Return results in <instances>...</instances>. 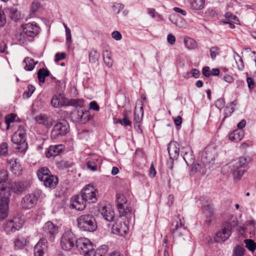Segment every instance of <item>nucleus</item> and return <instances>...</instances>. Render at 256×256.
I'll return each mask as SVG.
<instances>
[{
	"mask_svg": "<svg viewBox=\"0 0 256 256\" xmlns=\"http://www.w3.org/2000/svg\"><path fill=\"white\" fill-rule=\"evenodd\" d=\"M117 208L119 212L120 218L128 214H130L132 210L131 207L129 206L128 203L120 205L117 206Z\"/></svg>",
	"mask_w": 256,
	"mask_h": 256,
	"instance_id": "nucleus-28",
	"label": "nucleus"
},
{
	"mask_svg": "<svg viewBox=\"0 0 256 256\" xmlns=\"http://www.w3.org/2000/svg\"><path fill=\"white\" fill-rule=\"evenodd\" d=\"M112 36L116 40H121L122 36L121 34L118 31H114L112 34Z\"/></svg>",
	"mask_w": 256,
	"mask_h": 256,
	"instance_id": "nucleus-58",
	"label": "nucleus"
},
{
	"mask_svg": "<svg viewBox=\"0 0 256 256\" xmlns=\"http://www.w3.org/2000/svg\"><path fill=\"white\" fill-rule=\"evenodd\" d=\"M16 118V115L14 114H10L6 118V124L8 126L7 128H8L10 124L14 121Z\"/></svg>",
	"mask_w": 256,
	"mask_h": 256,
	"instance_id": "nucleus-54",
	"label": "nucleus"
},
{
	"mask_svg": "<svg viewBox=\"0 0 256 256\" xmlns=\"http://www.w3.org/2000/svg\"><path fill=\"white\" fill-rule=\"evenodd\" d=\"M104 60L108 67L110 68L112 66L113 60L111 57L104 58Z\"/></svg>",
	"mask_w": 256,
	"mask_h": 256,
	"instance_id": "nucleus-59",
	"label": "nucleus"
},
{
	"mask_svg": "<svg viewBox=\"0 0 256 256\" xmlns=\"http://www.w3.org/2000/svg\"><path fill=\"white\" fill-rule=\"evenodd\" d=\"M70 130V126L68 122L66 120L56 122L51 132L50 138L55 140L61 136H66Z\"/></svg>",
	"mask_w": 256,
	"mask_h": 256,
	"instance_id": "nucleus-4",
	"label": "nucleus"
},
{
	"mask_svg": "<svg viewBox=\"0 0 256 256\" xmlns=\"http://www.w3.org/2000/svg\"><path fill=\"white\" fill-rule=\"evenodd\" d=\"M184 44L186 48L189 50L194 49L197 47L196 42L190 38H184Z\"/></svg>",
	"mask_w": 256,
	"mask_h": 256,
	"instance_id": "nucleus-35",
	"label": "nucleus"
},
{
	"mask_svg": "<svg viewBox=\"0 0 256 256\" xmlns=\"http://www.w3.org/2000/svg\"><path fill=\"white\" fill-rule=\"evenodd\" d=\"M181 154L188 165L193 164L194 158L191 148L187 145L182 148Z\"/></svg>",
	"mask_w": 256,
	"mask_h": 256,
	"instance_id": "nucleus-18",
	"label": "nucleus"
},
{
	"mask_svg": "<svg viewBox=\"0 0 256 256\" xmlns=\"http://www.w3.org/2000/svg\"><path fill=\"white\" fill-rule=\"evenodd\" d=\"M108 251V247L106 245H104L96 250L92 248V250L90 251V254L86 255V256H104Z\"/></svg>",
	"mask_w": 256,
	"mask_h": 256,
	"instance_id": "nucleus-22",
	"label": "nucleus"
},
{
	"mask_svg": "<svg viewBox=\"0 0 256 256\" xmlns=\"http://www.w3.org/2000/svg\"><path fill=\"white\" fill-rule=\"evenodd\" d=\"M66 58V54L64 52H62L61 54L60 53H56L55 55V62H58L60 60H62Z\"/></svg>",
	"mask_w": 256,
	"mask_h": 256,
	"instance_id": "nucleus-57",
	"label": "nucleus"
},
{
	"mask_svg": "<svg viewBox=\"0 0 256 256\" xmlns=\"http://www.w3.org/2000/svg\"><path fill=\"white\" fill-rule=\"evenodd\" d=\"M66 42L68 44H70L72 40L71 32H70V28H66Z\"/></svg>",
	"mask_w": 256,
	"mask_h": 256,
	"instance_id": "nucleus-55",
	"label": "nucleus"
},
{
	"mask_svg": "<svg viewBox=\"0 0 256 256\" xmlns=\"http://www.w3.org/2000/svg\"><path fill=\"white\" fill-rule=\"evenodd\" d=\"M44 229L46 234L52 235L56 234L58 231V227L52 222H46L44 226Z\"/></svg>",
	"mask_w": 256,
	"mask_h": 256,
	"instance_id": "nucleus-26",
	"label": "nucleus"
},
{
	"mask_svg": "<svg viewBox=\"0 0 256 256\" xmlns=\"http://www.w3.org/2000/svg\"><path fill=\"white\" fill-rule=\"evenodd\" d=\"M76 241L74 234L70 231H67L61 238V247L65 250H70L75 246Z\"/></svg>",
	"mask_w": 256,
	"mask_h": 256,
	"instance_id": "nucleus-5",
	"label": "nucleus"
},
{
	"mask_svg": "<svg viewBox=\"0 0 256 256\" xmlns=\"http://www.w3.org/2000/svg\"><path fill=\"white\" fill-rule=\"evenodd\" d=\"M58 183V178L56 176L50 174V176L45 179L44 184L49 188H54Z\"/></svg>",
	"mask_w": 256,
	"mask_h": 256,
	"instance_id": "nucleus-29",
	"label": "nucleus"
},
{
	"mask_svg": "<svg viewBox=\"0 0 256 256\" xmlns=\"http://www.w3.org/2000/svg\"><path fill=\"white\" fill-rule=\"evenodd\" d=\"M9 200L6 197L1 198L0 202V220L5 219L8 216Z\"/></svg>",
	"mask_w": 256,
	"mask_h": 256,
	"instance_id": "nucleus-19",
	"label": "nucleus"
},
{
	"mask_svg": "<svg viewBox=\"0 0 256 256\" xmlns=\"http://www.w3.org/2000/svg\"><path fill=\"white\" fill-rule=\"evenodd\" d=\"M186 231V230L184 226H182L180 220V222H176L175 228L172 230V232L179 236H182Z\"/></svg>",
	"mask_w": 256,
	"mask_h": 256,
	"instance_id": "nucleus-27",
	"label": "nucleus"
},
{
	"mask_svg": "<svg viewBox=\"0 0 256 256\" xmlns=\"http://www.w3.org/2000/svg\"><path fill=\"white\" fill-rule=\"evenodd\" d=\"M52 106L55 108H60L65 105L66 98L61 94L54 95L50 102Z\"/></svg>",
	"mask_w": 256,
	"mask_h": 256,
	"instance_id": "nucleus-20",
	"label": "nucleus"
},
{
	"mask_svg": "<svg viewBox=\"0 0 256 256\" xmlns=\"http://www.w3.org/2000/svg\"><path fill=\"white\" fill-rule=\"evenodd\" d=\"M26 132L23 127L20 126L12 137L13 143L18 146L17 149L22 152H24L28 148V144L26 141Z\"/></svg>",
	"mask_w": 256,
	"mask_h": 256,
	"instance_id": "nucleus-3",
	"label": "nucleus"
},
{
	"mask_svg": "<svg viewBox=\"0 0 256 256\" xmlns=\"http://www.w3.org/2000/svg\"><path fill=\"white\" fill-rule=\"evenodd\" d=\"M26 34L24 32V30L20 28L19 31L16 34V38L22 44L26 43Z\"/></svg>",
	"mask_w": 256,
	"mask_h": 256,
	"instance_id": "nucleus-39",
	"label": "nucleus"
},
{
	"mask_svg": "<svg viewBox=\"0 0 256 256\" xmlns=\"http://www.w3.org/2000/svg\"><path fill=\"white\" fill-rule=\"evenodd\" d=\"M128 230L127 224L122 218H119L113 224L112 231L114 234L123 236L128 232Z\"/></svg>",
	"mask_w": 256,
	"mask_h": 256,
	"instance_id": "nucleus-10",
	"label": "nucleus"
},
{
	"mask_svg": "<svg viewBox=\"0 0 256 256\" xmlns=\"http://www.w3.org/2000/svg\"><path fill=\"white\" fill-rule=\"evenodd\" d=\"M232 230V226L230 222H224L222 226L221 230L218 232L216 234V241L220 242L227 240L231 235Z\"/></svg>",
	"mask_w": 256,
	"mask_h": 256,
	"instance_id": "nucleus-9",
	"label": "nucleus"
},
{
	"mask_svg": "<svg viewBox=\"0 0 256 256\" xmlns=\"http://www.w3.org/2000/svg\"><path fill=\"white\" fill-rule=\"evenodd\" d=\"M203 210L207 214V216H210L214 212V208L212 205L208 204L202 206Z\"/></svg>",
	"mask_w": 256,
	"mask_h": 256,
	"instance_id": "nucleus-45",
	"label": "nucleus"
},
{
	"mask_svg": "<svg viewBox=\"0 0 256 256\" xmlns=\"http://www.w3.org/2000/svg\"><path fill=\"white\" fill-rule=\"evenodd\" d=\"M86 202L80 194L76 195L70 199V206L72 209L81 211L84 209Z\"/></svg>",
	"mask_w": 256,
	"mask_h": 256,
	"instance_id": "nucleus-12",
	"label": "nucleus"
},
{
	"mask_svg": "<svg viewBox=\"0 0 256 256\" xmlns=\"http://www.w3.org/2000/svg\"><path fill=\"white\" fill-rule=\"evenodd\" d=\"M86 166L88 169L92 171H95L97 169V164L94 160L87 162Z\"/></svg>",
	"mask_w": 256,
	"mask_h": 256,
	"instance_id": "nucleus-50",
	"label": "nucleus"
},
{
	"mask_svg": "<svg viewBox=\"0 0 256 256\" xmlns=\"http://www.w3.org/2000/svg\"><path fill=\"white\" fill-rule=\"evenodd\" d=\"M24 32L28 36L33 37L36 35L39 32L38 27L34 24L28 23L21 26Z\"/></svg>",
	"mask_w": 256,
	"mask_h": 256,
	"instance_id": "nucleus-14",
	"label": "nucleus"
},
{
	"mask_svg": "<svg viewBox=\"0 0 256 256\" xmlns=\"http://www.w3.org/2000/svg\"><path fill=\"white\" fill-rule=\"evenodd\" d=\"M6 166L15 174H19L22 170L20 162L14 158L7 160Z\"/></svg>",
	"mask_w": 256,
	"mask_h": 256,
	"instance_id": "nucleus-17",
	"label": "nucleus"
},
{
	"mask_svg": "<svg viewBox=\"0 0 256 256\" xmlns=\"http://www.w3.org/2000/svg\"><path fill=\"white\" fill-rule=\"evenodd\" d=\"M38 198L34 194H30L23 198L21 205L24 209H30L33 208L36 204Z\"/></svg>",
	"mask_w": 256,
	"mask_h": 256,
	"instance_id": "nucleus-11",
	"label": "nucleus"
},
{
	"mask_svg": "<svg viewBox=\"0 0 256 256\" xmlns=\"http://www.w3.org/2000/svg\"><path fill=\"white\" fill-rule=\"evenodd\" d=\"M27 88L28 90L24 93V96L26 98H29L35 90L34 86L31 84H28Z\"/></svg>",
	"mask_w": 256,
	"mask_h": 256,
	"instance_id": "nucleus-44",
	"label": "nucleus"
},
{
	"mask_svg": "<svg viewBox=\"0 0 256 256\" xmlns=\"http://www.w3.org/2000/svg\"><path fill=\"white\" fill-rule=\"evenodd\" d=\"M218 48L216 46L212 47L210 50V56L212 59L214 58L218 54Z\"/></svg>",
	"mask_w": 256,
	"mask_h": 256,
	"instance_id": "nucleus-53",
	"label": "nucleus"
},
{
	"mask_svg": "<svg viewBox=\"0 0 256 256\" xmlns=\"http://www.w3.org/2000/svg\"><path fill=\"white\" fill-rule=\"evenodd\" d=\"M8 14L10 18L15 22L20 18V12L14 7H11L8 9Z\"/></svg>",
	"mask_w": 256,
	"mask_h": 256,
	"instance_id": "nucleus-30",
	"label": "nucleus"
},
{
	"mask_svg": "<svg viewBox=\"0 0 256 256\" xmlns=\"http://www.w3.org/2000/svg\"><path fill=\"white\" fill-rule=\"evenodd\" d=\"M143 116L142 107L140 108L138 112L135 110L134 113V121L136 124H139L142 120V116Z\"/></svg>",
	"mask_w": 256,
	"mask_h": 256,
	"instance_id": "nucleus-41",
	"label": "nucleus"
},
{
	"mask_svg": "<svg viewBox=\"0 0 256 256\" xmlns=\"http://www.w3.org/2000/svg\"><path fill=\"white\" fill-rule=\"evenodd\" d=\"M100 54L97 50L92 49L89 52V60L92 63H95L98 60Z\"/></svg>",
	"mask_w": 256,
	"mask_h": 256,
	"instance_id": "nucleus-36",
	"label": "nucleus"
},
{
	"mask_svg": "<svg viewBox=\"0 0 256 256\" xmlns=\"http://www.w3.org/2000/svg\"><path fill=\"white\" fill-rule=\"evenodd\" d=\"M48 249V242L45 238H42L34 248V256H44Z\"/></svg>",
	"mask_w": 256,
	"mask_h": 256,
	"instance_id": "nucleus-13",
	"label": "nucleus"
},
{
	"mask_svg": "<svg viewBox=\"0 0 256 256\" xmlns=\"http://www.w3.org/2000/svg\"><path fill=\"white\" fill-rule=\"evenodd\" d=\"M77 222L78 228L82 231L93 232L97 229L96 220L92 214H85L80 216Z\"/></svg>",
	"mask_w": 256,
	"mask_h": 256,
	"instance_id": "nucleus-1",
	"label": "nucleus"
},
{
	"mask_svg": "<svg viewBox=\"0 0 256 256\" xmlns=\"http://www.w3.org/2000/svg\"><path fill=\"white\" fill-rule=\"evenodd\" d=\"M24 62L26 64L24 69L26 70L29 71L32 70L34 68L35 65L38 64V61L35 62L33 59L28 57L26 58Z\"/></svg>",
	"mask_w": 256,
	"mask_h": 256,
	"instance_id": "nucleus-32",
	"label": "nucleus"
},
{
	"mask_svg": "<svg viewBox=\"0 0 256 256\" xmlns=\"http://www.w3.org/2000/svg\"><path fill=\"white\" fill-rule=\"evenodd\" d=\"M50 174L49 169L46 167H42L39 168L37 172L38 178L42 182H44Z\"/></svg>",
	"mask_w": 256,
	"mask_h": 256,
	"instance_id": "nucleus-24",
	"label": "nucleus"
},
{
	"mask_svg": "<svg viewBox=\"0 0 256 256\" xmlns=\"http://www.w3.org/2000/svg\"><path fill=\"white\" fill-rule=\"evenodd\" d=\"M190 6L194 10H202L204 6V0H191Z\"/></svg>",
	"mask_w": 256,
	"mask_h": 256,
	"instance_id": "nucleus-33",
	"label": "nucleus"
},
{
	"mask_svg": "<svg viewBox=\"0 0 256 256\" xmlns=\"http://www.w3.org/2000/svg\"><path fill=\"white\" fill-rule=\"evenodd\" d=\"M62 150V145L52 146L48 148L46 156L48 158L56 156L61 152Z\"/></svg>",
	"mask_w": 256,
	"mask_h": 256,
	"instance_id": "nucleus-25",
	"label": "nucleus"
},
{
	"mask_svg": "<svg viewBox=\"0 0 256 256\" xmlns=\"http://www.w3.org/2000/svg\"><path fill=\"white\" fill-rule=\"evenodd\" d=\"M224 100L222 98L218 99L216 102V106L220 109L222 108L224 106Z\"/></svg>",
	"mask_w": 256,
	"mask_h": 256,
	"instance_id": "nucleus-64",
	"label": "nucleus"
},
{
	"mask_svg": "<svg viewBox=\"0 0 256 256\" xmlns=\"http://www.w3.org/2000/svg\"><path fill=\"white\" fill-rule=\"evenodd\" d=\"M35 120L38 124H42L48 128L51 127L54 122L53 118L50 116L45 114L38 115L36 117Z\"/></svg>",
	"mask_w": 256,
	"mask_h": 256,
	"instance_id": "nucleus-16",
	"label": "nucleus"
},
{
	"mask_svg": "<svg viewBox=\"0 0 256 256\" xmlns=\"http://www.w3.org/2000/svg\"><path fill=\"white\" fill-rule=\"evenodd\" d=\"M245 249L241 246H237L234 250V256H242L244 252Z\"/></svg>",
	"mask_w": 256,
	"mask_h": 256,
	"instance_id": "nucleus-47",
	"label": "nucleus"
},
{
	"mask_svg": "<svg viewBox=\"0 0 256 256\" xmlns=\"http://www.w3.org/2000/svg\"><path fill=\"white\" fill-rule=\"evenodd\" d=\"M237 58L238 59L236 58V61L238 66V70H242L244 68L243 60L238 54H237Z\"/></svg>",
	"mask_w": 256,
	"mask_h": 256,
	"instance_id": "nucleus-52",
	"label": "nucleus"
},
{
	"mask_svg": "<svg viewBox=\"0 0 256 256\" xmlns=\"http://www.w3.org/2000/svg\"><path fill=\"white\" fill-rule=\"evenodd\" d=\"M116 206L128 203V200L126 196L123 194H117L116 195Z\"/></svg>",
	"mask_w": 256,
	"mask_h": 256,
	"instance_id": "nucleus-37",
	"label": "nucleus"
},
{
	"mask_svg": "<svg viewBox=\"0 0 256 256\" xmlns=\"http://www.w3.org/2000/svg\"><path fill=\"white\" fill-rule=\"evenodd\" d=\"M250 161L248 156H243L240 158L233 168H231L234 179L240 180L248 168V164Z\"/></svg>",
	"mask_w": 256,
	"mask_h": 256,
	"instance_id": "nucleus-2",
	"label": "nucleus"
},
{
	"mask_svg": "<svg viewBox=\"0 0 256 256\" xmlns=\"http://www.w3.org/2000/svg\"><path fill=\"white\" fill-rule=\"evenodd\" d=\"M246 247L251 252H253L256 250V243L251 239H246L244 240Z\"/></svg>",
	"mask_w": 256,
	"mask_h": 256,
	"instance_id": "nucleus-38",
	"label": "nucleus"
},
{
	"mask_svg": "<svg viewBox=\"0 0 256 256\" xmlns=\"http://www.w3.org/2000/svg\"><path fill=\"white\" fill-rule=\"evenodd\" d=\"M11 190L14 193L19 194L25 190V186L21 182H15L12 184Z\"/></svg>",
	"mask_w": 256,
	"mask_h": 256,
	"instance_id": "nucleus-31",
	"label": "nucleus"
},
{
	"mask_svg": "<svg viewBox=\"0 0 256 256\" xmlns=\"http://www.w3.org/2000/svg\"><path fill=\"white\" fill-rule=\"evenodd\" d=\"M167 40L169 44H173L176 42V38L172 34H168L167 36Z\"/></svg>",
	"mask_w": 256,
	"mask_h": 256,
	"instance_id": "nucleus-62",
	"label": "nucleus"
},
{
	"mask_svg": "<svg viewBox=\"0 0 256 256\" xmlns=\"http://www.w3.org/2000/svg\"><path fill=\"white\" fill-rule=\"evenodd\" d=\"M26 243V240L24 238L21 236H18L14 241L15 246L18 248H22Z\"/></svg>",
	"mask_w": 256,
	"mask_h": 256,
	"instance_id": "nucleus-40",
	"label": "nucleus"
},
{
	"mask_svg": "<svg viewBox=\"0 0 256 256\" xmlns=\"http://www.w3.org/2000/svg\"><path fill=\"white\" fill-rule=\"evenodd\" d=\"M244 132L242 130H235L229 135V138L234 142L240 141L244 137Z\"/></svg>",
	"mask_w": 256,
	"mask_h": 256,
	"instance_id": "nucleus-23",
	"label": "nucleus"
},
{
	"mask_svg": "<svg viewBox=\"0 0 256 256\" xmlns=\"http://www.w3.org/2000/svg\"><path fill=\"white\" fill-rule=\"evenodd\" d=\"M8 144L6 142H2L0 146V155L6 156L8 154Z\"/></svg>",
	"mask_w": 256,
	"mask_h": 256,
	"instance_id": "nucleus-46",
	"label": "nucleus"
},
{
	"mask_svg": "<svg viewBox=\"0 0 256 256\" xmlns=\"http://www.w3.org/2000/svg\"><path fill=\"white\" fill-rule=\"evenodd\" d=\"M50 75V72L44 68H40L38 72V78L40 82L44 83L45 78Z\"/></svg>",
	"mask_w": 256,
	"mask_h": 256,
	"instance_id": "nucleus-34",
	"label": "nucleus"
},
{
	"mask_svg": "<svg viewBox=\"0 0 256 256\" xmlns=\"http://www.w3.org/2000/svg\"><path fill=\"white\" fill-rule=\"evenodd\" d=\"M192 76L193 78H198L200 76V70L198 69L194 68L192 70Z\"/></svg>",
	"mask_w": 256,
	"mask_h": 256,
	"instance_id": "nucleus-63",
	"label": "nucleus"
},
{
	"mask_svg": "<svg viewBox=\"0 0 256 256\" xmlns=\"http://www.w3.org/2000/svg\"><path fill=\"white\" fill-rule=\"evenodd\" d=\"M205 156L204 154L202 155L203 162L205 163L212 164L215 160L214 156L208 153L207 151L205 152Z\"/></svg>",
	"mask_w": 256,
	"mask_h": 256,
	"instance_id": "nucleus-42",
	"label": "nucleus"
},
{
	"mask_svg": "<svg viewBox=\"0 0 256 256\" xmlns=\"http://www.w3.org/2000/svg\"><path fill=\"white\" fill-rule=\"evenodd\" d=\"M80 195L86 202L94 203L97 200L96 190L91 184L85 186L82 190Z\"/></svg>",
	"mask_w": 256,
	"mask_h": 256,
	"instance_id": "nucleus-6",
	"label": "nucleus"
},
{
	"mask_svg": "<svg viewBox=\"0 0 256 256\" xmlns=\"http://www.w3.org/2000/svg\"><path fill=\"white\" fill-rule=\"evenodd\" d=\"M202 74L206 77H209L211 76V72L210 68L208 66L204 67L202 69Z\"/></svg>",
	"mask_w": 256,
	"mask_h": 256,
	"instance_id": "nucleus-61",
	"label": "nucleus"
},
{
	"mask_svg": "<svg viewBox=\"0 0 256 256\" xmlns=\"http://www.w3.org/2000/svg\"><path fill=\"white\" fill-rule=\"evenodd\" d=\"M204 164L198 162V163L195 164L194 165V166L192 168V170H194L196 172L200 171L202 172H204Z\"/></svg>",
	"mask_w": 256,
	"mask_h": 256,
	"instance_id": "nucleus-49",
	"label": "nucleus"
},
{
	"mask_svg": "<svg viewBox=\"0 0 256 256\" xmlns=\"http://www.w3.org/2000/svg\"><path fill=\"white\" fill-rule=\"evenodd\" d=\"M23 224V220H20L18 218H14L4 222L3 224V229L8 234H10L16 230H19Z\"/></svg>",
	"mask_w": 256,
	"mask_h": 256,
	"instance_id": "nucleus-7",
	"label": "nucleus"
},
{
	"mask_svg": "<svg viewBox=\"0 0 256 256\" xmlns=\"http://www.w3.org/2000/svg\"><path fill=\"white\" fill-rule=\"evenodd\" d=\"M6 22V16L3 11H0V27L3 26Z\"/></svg>",
	"mask_w": 256,
	"mask_h": 256,
	"instance_id": "nucleus-56",
	"label": "nucleus"
},
{
	"mask_svg": "<svg viewBox=\"0 0 256 256\" xmlns=\"http://www.w3.org/2000/svg\"><path fill=\"white\" fill-rule=\"evenodd\" d=\"M90 108L94 110H98L100 107L96 102L92 101L90 103Z\"/></svg>",
	"mask_w": 256,
	"mask_h": 256,
	"instance_id": "nucleus-60",
	"label": "nucleus"
},
{
	"mask_svg": "<svg viewBox=\"0 0 256 256\" xmlns=\"http://www.w3.org/2000/svg\"><path fill=\"white\" fill-rule=\"evenodd\" d=\"M75 246L80 251L81 254L86 256L92 250L93 246L90 241L87 238H80L76 241Z\"/></svg>",
	"mask_w": 256,
	"mask_h": 256,
	"instance_id": "nucleus-8",
	"label": "nucleus"
},
{
	"mask_svg": "<svg viewBox=\"0 0 256 256\" xmlns=\"http://www.w3.org/2000/svg\"><path fill=\"white\" fill-rule=\"evenodd\" d=\"M8 178V172L4 169L0 170V184L6 182Z\"/></svg>",
	"mask_w": 256,
	"mask_h": 256,
	"instance_id": "nucleus-48",
	"label": "nucleus"
},
{
	"mask_svg": "<svg viewBox=\"0 0 256 256\" xmlns=\"http://www.w3.org/2000/svg\"><path fill=\"white\" fill-rule=\"evenodd\" d=\"M40 6L41 4L38 0H34L30 6L31 12L34 14L40 8Z\"/></svg>",
	"mask_w": 256,
	"mask_h": 256,
	"instance_id": "nucleus-43",
	"label": "nucleus"
},
{
	"mask_svg": "<svg viewBox=\"0 0 256 256\" xmlns=\"http://www.w3.org/2000/svg\"><path fill=\"white\" fill-rule=\"evenodd\" d=\"M100 213L103 218L108 222H112L114 218V211L110 207L103 206L100 210Z\"/></svg>",
	"mask_w": 256,
	"mask_h": 256,
	"instance_id": "nucleus-21",
	"label": "nucleus"
},
{
	"mask_svg": "<svg viewBox=\"0 0 256 256\" xmlns=\"http://www.w3.org/2000/svg\"><path fill=\"white\" fill-rule=\"evenodd\" d=\"M168 150L170 159L176 160L180 154V146L176 141L170 142L168 147Z\"/></svg>",
	"mask_w": 256,
	"mask_h": 256,
	"instance_id": "nucleus-15",
	"label": "nucleus"
},
{
	"mask_svg": "<svg viewBox=\"0 0 256 256\" xmlns=\"http://www.w3.org/2000/svg\"><path fill=\"white\" fill-rule=\"evenodd\" d=\"M124 8V5L122 4H115L113 6V10L116 13L118 14Z\"/></svg>",
	"mask_w": 256,
	"mask_h": 256,
	"instance_id": "nucleus-51",
	"label": "nucleus"
}]
</instances>
